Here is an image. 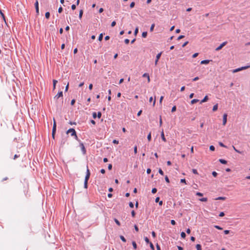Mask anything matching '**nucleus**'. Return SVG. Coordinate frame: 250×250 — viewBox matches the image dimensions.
<instances>
[{"instance_id": "nucleus-1", "label": "nucleus", "mask_w": 250, "mask_h": 250, "mask_svg": "<svg viewBox=\"0 0 250 250\" xmlns=\"http://www.w3.org/2000/svg\"><path fill=\"white\" fill-rule=\"evenodd\" d=\"M249 67H250V66H249V65L245 66H243V67H240V68H237V69L233 70H232V72L233 73H236V72H237L238 71L246 69H247V68H248Z\"/></svg>"}, {"instance_id": "nucleus-2", "label": "nucleus", "mask_w": 250, "mask_h": 250, "mask_svg": "<svg viewBox=\"0 0 250 250\" xmlns=\"http://www.w3.org/2000/svg\"><path fill=\"white\" fill-rule=\"evenodd\" d=\"M71 133V136H74L76 138H77L75 130L73 128H70L67 131V133Z\"/></svg>"}, {"instance_id": "nucleus-3", "label": "nucleus", "mask_w": 250, "mask_h": 250, "mask_svg": "<svg viewBox=\"0 0 250 250\" xmlns=\"http://www.w3.org/2000/svg\"><path fill=\"white\" fill-rule=\"evenodd\" d=\"M90 173L89 170L88 168V167L87 166L86 174L85 177L84 181H85L86 182H88V180L90 177Z\"/></svg>"}, {"instance_id": "nucleus-4", "label": "nucleus", "mask_w": 250, "mask_h": 250, "mask_svg": "<svg viewBox=\"0 0 250 250\" xmlns=\"http://www.w3.org/2000/svg\"><path fill=\"white\" fill-rule=\"evenodd\" d=\"M227 43V42H222L218 47H217L216 49V51H219L221 50L225 45H226Z\"/></svg>"}, {"instance_id": "nucleus-5", "label": "nucleus", "mask_w": 250, "mask_h": 250, "mask_svg": "<svg viewBox=\"0 0 250 250\" xmlns=\"http://www.w3.org/2000/svg\"><path fill=\"white\" fill-rule=\"evenodd\" d=\"M62 92L60 91L54 97V99L55 100L57 101L59 98L62 97Z\"/></svg>"}, {"instance_id": "nucleus-6", "label": "nucleus", "mask_w": 250, "mask_h": 250, "mask_svg": "<svg viewBox=\"0 0 250 250\" xmlns=\"http://www.w3.org/2000/svg\"><path fill=\"white\" fill-rule=\"evenodd\" d=\"M35 7L36 9V13L38 15L39 14V2L37 0L35 3Z\"/></svg>"}, {"instance_id": "nucleus-7", "label": "nucleus", "mask_w": 250, "mask_h": 250, "mask_svg": "<svg viewBox=\"0 0 250 250\" xmlns=\"http://www.w3.org/2000/svg\"><path fill=\"white\" fill-rule=\"evenodd\" d=\"M161 55H162V52H160V53H158V54L156 55V60H155V65H157V63H158V61H159V60L160 59V57H161Z\"/></svg>"}, {"instance_id": "nucleus-8", "label": "nucleus", "mask_w": 250, "mask_h": 250, "mask_svg": "<svg viewBox=\"0 0 250 250\" xmlns=\"http://www.w3.org/2000/svg\"><path fill=\"white\" fill-rule=\"evenodd\" d=\"M227 121V114H224L223 117V125H225Z\"/></svg>"}, {"instance_id": "nucleus-9", "label": "nucleus", "mask_w": 250, "mask_h": 250, "mask_svg": "<svg viewBox=\"0 0 250 250\" xmlns=\"http://www.w3.org/2000/svg\"><path fill=\"white\" fill-rule=\"evenodd\" d=\"M80 146L81 148V150L83 153V154H85L86 153V150L85 149L83 143L80 144Z\"/></svg>"}, {"instance_id": "nucleus-10", "label": "nucleus", "mask_w": 250, "mask_h": 250, "mask_svg": "<svg viewBox=\"0 0 250 250\" xmlns=\"http://www.w3.org/2000/svg\"><path fill=\"white\" fill-rule=\"evenodd\" d=\"M161 138H162V139L163 140V141H164L165 142H166L167 141V140L165 137L163 130H162V131L161 132Z\"/></svg>"}, {"instance_id": "nucleus-11", "label": "nucleus", "mask_w": 250, "mask_h": 250, "mask_svg": "<svg viewBox=\"0 0 250 250\" xmlns=\"http://www.w3.org/2000/svg\"><path fill=\"white\" fill-rule=\"evenodd\" d=\"M210 61V60H203V61H202L201 62V64H208L209 62Z\"/></svg>"}, {"instance_id": "nucleus-12", "label": "nucleus", "mask_w": 250, "mask_h": 250, "mask_svg": "<svg viewBox=\"0 0 250 250\" xmlns=\"http://www.w3.org/2000/svg\"><path fill=\"white\" fill-rule=\"evenodd\" d=\"M143 77H146V78H147V81H148V83L150 82V78H149V76L148 74H147V73H144L143 75Z\"/></svg>"}, {"instance_id": "nucleus-13", "label": "nucleus", "mask_w": 250, "mask_h": 250, "mask_svg": "<svg viewBox=\"0 0 250 250\" xmlns=\"http://www.w3.org/2000/svg\"><path fill=\"white\" fill-rule=\"evenodd\" d=\"M208 100V96L206 95L204 98V99L202 100L201 101L200 104H202L203 103H205V102H207Z\"/></svg>"}, {"instance_id": "nucleus-14", "label": "nucleus", "mask_w": 250, "mask_h": 250, "mask_svg": "<svg viewBox=\"0 0 250 250\" xmlns=\"http://www.w3.org/2000/svg\"><path fill=\"white\" fill-rule=\"evenodd\" d=\"M56 128L53 127L52 135V137H53V138L54 139V137H55V132H56Z\"/></svg>"}, {"instance_id": "nucleus-15", "label": "nucleus", "mask_w": 250, "mask_h": 250, "mask_svg": "<svg viewBox=\"0 0 250 250\" xmlns=\"http://www.w3.org/2000/svg\"><path fill=\"white\" fill-rule=\"evenodd\" d=\"M219 162L223 164H226L227 163V161L224 159H219Z\"/></svg>"}, {"instance_id": "nucleus-16", "label": "nucleus", "mask_w": 250, "mask_h": 250, "mask_svg": "<svg viewBox=\"0 0 250 250\" xmlns=\"http://www.w3.org/2000/svg\"><path fill=\"white\" fill-rule=\"evenodd\" d=\"M58 81L56 80H53V89H55L56 88V85Z\"/></svg>"}, {"instance_id": "nucleus-17", "label": "nucleus", "mask_w": 250, "mask_h": 250, "mask_svg": "<svg viewBox=\"0 0 250 250\" xmlns=\"http://www.w3.org/2000/svg\"><path fill=\"white\" fill-rule=\"evenodd\" d=\"M218 109V104H216L215 105H214L213 107V108H212V110L213 111H215L217 110Z\"/></svg>"}, {"instance_id": "nucleus-18", "label": "nucleus", "mask_w": 250, "mask_h": 250, "mask_svg": "<svg viewBox=\"0 0 250 250\" xmlns=\"http://www.w3.org/2000/svg\"><path fill=\"white\" fill-rule=\"evenodd\" d=\"M226 199L225 197H219L215 199V200H225Z\"/></svg>"}, {"instance_id": "nucleus-19", "label": "nucleus", "mask_w": 250, "mask_h": 250, "mask_svg": "<svg viewBox=\"0 0 250 250\" xmlns=\"http://www.w3.org/2000/svg\"><path fill=\"white\" fill-rule=\"evenodd\" d=\"M232 148L237 153H240V154H242V152L240 151L239 150H238V149H237L234 146H232Z\"/></svg>"}, {"instance_id": "nucleus-20", "label": "nucleus", "mask_w": 250, "mask_h": 250, "mask_svg": "<svg viewBox=\"0 0 250 250\" xmlns=\"http://www.w3.org/2000/svg\"><path fill=\"white\" fill-rule=\"evenodd\" d=\"M196 248L197 250H202L201 246L200 244H197Z\"/></svg>"}, {"instance_id": "nucleus-21", "label": "nucleus", "mask_w": 250, "mask_h": 250, "mask_svg": "<svg viewBox=\"0 0 250 250\" xmlns=\"http://www.w3.org/2000/svg\"><path fill=\"white\" fill-rule=\"evenodd\" d=\"M154 26H155V24L154 23H153V24H151V25L150 26V31L151 32H152L153 31Z\"/></svg>"}, {"instance_id": "nucleus-22", "label": "nucleus", "mask_w": 250, "mask_h": 250, "mask_svg": "<svg viewBox=\"0 0 250 250\" xmlns=\"http://www.w3.org/2000/svg\"><path fill=\"white\" fill-rule=\"evenodd\" d=\"M45 18L46 19H49L50 17V13L49 12H47L45 14Z\"/></svg>"}, {"instance_id": "nucleus-23", "label": "nucleus", "mask_w": 250, "mask_h": 250, "mask_svg": "<svg viewBox=\"0 0 250 250\" xmlns=\"http://www.w3.org/2000/svg\"><path fill=\"white\" fill-rule=\"evenodd\" d=\"M198 101H199V100H197V99H193L191 101V104H194L195 103L198 102Z\"/></svg>"}, {"instance_id": "nucleus-24", "label": "nucleus", "mask_w": 250, "mask_h": 250, "mask_svg": "<svg viewBox=\"0 0 250 250\" xmlns=\"http://www.w3.org/2000/svg\"><path fill=\"white\" fill-rule=\"evenodd\" d=\"M103 35L102 33L100 34L99 36V38H98V40L99 41H101L103 39Z\"/></svg>"}, {"instance_id": "nucleus-25", "label": "nucleus", "mask_w": 250, "mask_h": 250, "mask_svg": "<svg viewBox=\"0 0 250 250\" xmlns=\"http://www.w3.org/2000/svg\"><path fill=\"white\" fill-rule=\"evenodd\" d=\"M83 10H81L80 11L79 16L80 19L82 18V16H83Z\"/></svg>"}, {"instance_id": "nucleus-26", "label": "nucleus", "mask_w": 250, "mask_h": 250, "mask_svg": "<svg viewBox=\"0 0 250 250\" xmlns=\"http://www.w3.org/2000/svg\"><path fill=\"white\" fill-rule=\"evenodd\" d=\"M147 35V32H144L142 33V37L143 38H146Z\"/></svg>"}, {"instance_id": "nucleus-27", "label": "nucleus", "mask_w": 250, "mask_h": 250, "mask_svg": "<svg viewBox=\"0 0 250 250\" xmlns=\"http://www.w3.org/2000/svg\"><path fill=\"white\" fill-rule=\"evenodd\" d=\"M186 236V233L184 232H181V236L182 238H185Z\"/></svg>"}, {"instance_id": "nucleus-28", "label": "nucleus", "mask_w": 250, "mask_h": 250, "mask_svg": "<svg viewBox=\"0 0 250 250\" xmlns=\"http://www.w3.org/2000/svg\"><path fill=\"white\" fill-rule=\"evenodd\" d=\"M199 200L201 202H206V201H207L208 199L207 198H202L199 199Z\"/></svg>"}, {"instance_id": "nucleus-29", "label": "nucleus", "mask_w": 250, "mask_h": 250, "mask_svg": "<svg viewBox=\"0 0 250 250\" xmlns=\"http://www.w3.org/2000/svg\"><path fill=\"white\" fill-rule=\"evenodd\" d=\"M120 237L121 239L123 242H126V239H125V238L123 236L121 235V236H120Z\"/></svg>"}, {"instance_id": "nucleus-30", "label": "nucleus", "mask_w": 250, "mask_h": 250, "mask_svg": "<svg viewBox=\"0 0 250 250\" xmlns=\"http://www.w3.org/2000/svg\"><path fill=\"white\" fill-rule=\"evenodd\" d=\"M147 140L150 141L151 139V133H149L147 137Z\"/></svg>"}, {"instance_id": "nucleus-31", "label": "nucleus", "mask_w": 250, "mask_h": 250, "mask_svg": "<svg viewBox=\"0 0 250 250\" xmlns=\"http://www.w3.org/2000/svg\"><path fill=\"white\" fill-rule=\"evenodd\" d=\"M114 221L115 222V223H116V224L118 225V226H120V223L119 222V221L117 219H114Z\"/></svg>"}, {"instance_id": "nucleus-32", "label": "nucleus", "mask_w": 250, "mask_h": 250, "mask_svg": "<svg viewBox=\"0 0 250 250\" xmlns=\"http://www.w3.org/2000/svg\"><path fill=\"white\" fill-rule=\"evenodd\" d=\"M144 239H145V241H146V243H149L150 244V242H149V240L148 238L147 237H145L144 238Z\"/></svg>"}, {"instance_id": "nucleus-33", "label": "nucleus", "mask_w": 250, "mask_h": 250, "mask_svg": "<svg viewBox=\"0 0 250 250\" xmlns=\"http://www.w3.org/2000/svg\"><path fill=\"white\" fill-rule=\"evenodd\" d=\"M132 245H133L134 249H136L137 248V245H136V243H135V242H134V241L132 242Z\"/></svg>"}, {"instance_id": "nucleus-34", "label": "nucleus", "mask_w": 250, "mask_h": 250, "mask_svg": "<svg viewBox=\"0 0 250 250\" xmlns=\"http://www.w3.org/2000/svg\"><path fill=\"white\" fill-rule=\"evenodd\" d=\"M138 30H139V29H138V27H136V28H135V31H134V35H135V36H136V35H137V33H138Z\"/></svg>"}, {"instance_id": "nucleus-35", "label": "nucleus", "mask_w": 250, "mask_h": 250, "mask_svg": "<svg viewBox=\"0 0 250 250\" xmlns=\"http://www.w3.org/2000/svg\"><path fill=\"white\" fill-rule=\"evenodd\" d=\"M219 144L222 147H226V148L227 147V146L224 145L222 142H219Z\"/></svg>"}, {"instance_id": "nucleus-36", "label": "nucleus", "mask_w": 250, "mask_h": 250, "mask_svg": "<svg viewBox=\"0 0 250 250\" xmlns=\"http://www.w3.org/2000/svg\"><path fill=\"white\" fill-rule=\"evenodd\" d=\"M209 149L211 151H214L215 150V147L213 146H209Z\"/></svg>"}, {"instance_id": "nucleus-37", "label": "nucleus", "mask_w": 250, "mask_h": 250, "mask_svg": "<svg viewBox=\"0 0 250 250\" xmlns=\"http://www.w3.org/2000/svg\"><path fill=\"white\" fill-rule=\"evenodd\" d=\"M151 192L153 194L157 192V189L156 188H152Z\"/></svg>"}, {"instance_id": "nucleus-38", "label": "nucleus", "mask_w": 250, "mask_h": 250, "mask_svg": "<svg viewBox=\"0 0 250 250\" xmlns=\"http://www.w3.org/2000/svg\"><path fill=\"white\" fill-rule=\"evenodd\" d=\"M176 110V106H174L172 107V109H171V112H175Z\"/></svg>"}, {"instance_id": "nucleus-39", "label": "nucleus", "mask_w": 250, "mask_h": 250, "mask_svg": "<svg viewBox=\"0 0 250 250\" xmlns=\"http://www.w3.org/2000/svg\"><path fill=\"white\" fill-rule=\"evenodd\" d=\"M214 228L220 230H222L223 229L221 227L217 225L214 226Z\"/></svg>"}, {"instance_id": "nucleus-40", "label": "nucleus", "mask_w": 250, "mask_h": 250, "mask_svg": "<svg viewBox=\"0 0 250 250\" xmlns=\"http://www.w3.org/2000/svg\"><path fill=\"white\" fill-rule=\"evenodd\" d=\"M134 152L135 154L137 153V146H135L134 147Z\"/></svg>"}, {"instance_id": "nucleus-41", "label": "nucleus", "mask_w": 250, "mask_h": 250, "mask_svg": "<svg viewBox=\"0 0 250 250\" xmlns=\"http://www.w3.org/2000/svg\"><path fill=\"white\" fill-rule=\"evenodd\" d=\"M196 195L198 196H203V194L202 193L199 192H196Z\"/></svg>"}, {"instance_id": "nucleus-42", "label": "nucleus", "mask_w": 250, "mask_h": 250, "mask_svg": "<svg viewBox=\"0 0 250 250\" xmlns=\"http://www.w3.org/2000/svg\"><path fill=\"white\" fill-rule=\"evenodd\" d=\"M150 247L152 250H154V247L152 243H150Z\"/></svg>"}, {"instance_id": "nucleus-43", "label": "nucleus", "mask_w": 250, "mask_h": 250, "mask_svg": "<svg viewBox=\"0 0 250 250\" xmlns=\"http://www.w3.org/2000/svg\"><path fill=\"white\" fill-rule=\"evenodd\" d=\"M92 116H93V118L95 119L96 118V117L97 116V113L96 112H93L92 113Z\"/></svg>"}, {"instance_id": "nucleus-44", "label": "nucleus", "mask_w": 250, "mask_h": 250, "mask_svg": "<svg viewBox=\"0 0 250 250\" xmlns=\"http://www.w3.org/2000/svg\"><path fill=\"white\" fill-rule=\"evenodd\" d=\"M159 173L162 175H164V172L161 168L159 169Z\"/></svg>"}, {"instance_id": "nucleus-45", "label": "nucleus", "mask_w": 250, "mask_h": 250, "mask_svg": "<svg viewBox=\"0 0 250 250\" xmlns=\"http://www.w3.org/2000/svg\"><path fill=\"white\" fill-rule=\"evenodd\" d=\"M87 183H88V182H86L85 181H84V187L85 188H87Z\"/></svg>"}, {"instance_id": "nucleus-46", "label": "nucleus", "mask_w": 250, "mask_h": 250, "mask_svg": "<svg viewBox=\"0 0 250 250\" xmlns=\"http://www.w3.org/2000/svg\"><path fill=\"white\" fill-rule=\"evenodd\" d=\"M134 5H135V3H134V2H132L130 3V7L131 8H133V7H134Z\"/></svg>"}, {"instance_id": "nucleus-47", "label": "nucleus", "mask_w": 250, "mask_h": 250, "mask_svg": "<svg viewBox=\"0 0 250 250\" xmlns=\"http://www.w3.org/2000/svg\"><path fill=\"white\" fill-rule=\"evenodd\" d=\"M192 172L194 174H198V172H197V170L195 169H192Z\"/></svg>"}, {"instance_id": "nucleus-48", "label": "nucleus", "mask_w": 250, "mask_h": 250, "mask_svg": "<svg viewBox=\"0 0 250 250\" xmlns=\"http://www.w3.org/2000/svg\"><path fill=\"white\" fill-rule=\"evenodd\" d=\"M165 180L166 181L167 183H169V179L168 178V177L167 176H166L165 177Z\"/></svg>"}, {"instance_id": "nucleus-49", "label": "nucleus", "mask_w": 250, "mask_h": 250, "mask_svg": "<svg viewBox=\"0 0 250 250\" xmlns=\"http://www.w3.org/2000/svg\"><path fill=\"white\" fill-rule=\"evenodd\" d=\"M212 174L214 177H216L217 175V173L215 171H213L212 172Z\"/></svg>"}, {"instance_id": "nucleus-50", "label": "nucleus", "mask_w": 250, "mask_h": 250, "mask_svg": "<svg viewBox=\"0 0 250 250\" xmlns=\"http://www.w3.org/2000/svg\"><path fill=\"white\" fill-rule=\"evenodd\" d=\"M129 206L130 208H133L134 207V204L132 202H130L129 204Z\"/></svg>"}, {"instance_id": "nucleus-51", "label": "nucleus", "mask_w": 250, "mask_h": 250, "mask_svg": "<svg viewBox=\"0 0 250 250\" xmlns=\"http://www.w3.org/2000/svg\"><path fill=\"white\" fill-rule=\"evenodd\" d=\"M101 116H102V113L100 112H98V114H97L98 118H100L101 117Z\"/></svg>"}, {"instance_id": "nucleus-52", "label": "nucleus", "mask_w": 250, "mask_h": 250, "mask_svg": "<svg viewBox=\"0 0 250 250\" xmlns=\"http://www.w3.org/2000/svg\"><path fill=\"white\" fill-rule=\"evenodd\" d=\"M0 14L1 16V17H2V18L3 19V20H5L4 14L2 13V12H1V11L0 10Z\"/></svg>"}, {"instance_id": "nucleus-53", "label": "nucleus", "mask_w": 250, "mask_h": 250, "mask_svg": "<svg viewBox=\"0 0 250 250\" xmlns=\"http://www.w3.org/2000/svg\"><path fill=\"white\" fill-rule=\"evenodd\" d=\"M129 39H125V43H126V44H128V43H129Z\"/></svg>"}, {"instance_id": "nucleus-54", "label": "nucleus", "mask_w": 250, "mask_h": 250, "mask_svg": "<svg viewBox=\"0 0 250 250\" xmlns=\"http://www.w3.org/2000/svg\"><path fill=\"white\" fill-rule=\"evenodd\" d=\"M62 11V7H60L58 9V12L61 13Z\"/></svg>"}, {"instance_id": "nucleus-55", "label": "nucleus", "mask_w": 250, "mask_h": 250, "mask_svg": "<svg viewBox=\"0 0 250 250\" xmlns=\"http://www.w3.org/2000/svg\"><path fill=\"white\" fill-rule=\"evenodd\" d=\"M115 25H116V22L115 21H112L111 23V26L114 27Z\"/></svg>"}, {"instance_id": "nucleus-56", "label": "nucleus", "mask_w": 250, "mask_h": 250, "mask_svg": "<svg viewBox=\"0 0 250 250\" xmlns=\"http://www.w3.org/2000/svg\"><path fill=\"white\" fill-rule=\"evenodd\" d=\"M225 215V214L223 212H221L219 214V216L220 217H223Z\"/></svg>"}, {"instance_id": "nucleus-57", "label": "nucleus", "mask_w": 250, "mask_h": 250, "mask_svg": "<svg viewBox=\"0 0 250 250\" xmlns=\"http://www.w3.org/2000/svg\"><path fill=\"white\" fill-rule=\"evenodd\" d=\"M198 55V53H194V54L192 55V57H193V58H196Z\"/></svg>"}, {"instance_id": "nucleus-58", "label": "nucleus", "mask_w": 250, "mask_h": 250, "mask_svg": "<svg viewBox=\"0 0 250 250\" xmlns=\"http://www.w3.org/2000/svg\"><path fill=\"white\" fill-rule=\"evenodd\" d=\"M113 143H114L115 144H118L119 143V141L116 140H114L113 141Z\"/></svg>"}, {"instance_id": "nucleus-59", "label": "nucleus", "mask_w": 250, "mask_h": 250, "mask_svg": "<svg viewBox=\"0 0 250 250\" xmlns=\"http://www.w3.org/2000/svg\"><path fill=\"white\" fill-rule=\"evenodd\" d=\"M112 166L111 164H109L108 166V168L109 170H111L112 169Z\"/></svg>"}, {"instance_id": "nucleus-60", "label": "nucleus", "mask_w": 250, "mask_h": 250, "mask_svg": "<svg viewBox=\"0 0 250 250\" xmlns=\"http://www.w3.org/2000/svg\"><path fill=\"white\" fill-rule=\"evenodd\" d=\"M184 37V36L181 35V36L178 37L177 39H178V40H181V39H183Z\"/></svg>"}, {"instance_id": "nucleus-61", "label": "nucleus", "mask_w": 250, "mask_h": 250, "mask_svg": "<svg viewBox=\"0 0 250 250\" xmlns=\"http://www.w3.org/2000/svg\"><path fill=\"white\" fill-rule=\"evenodd\" d=\"M180 182H181V183H184L186 184V180H185V179H181Z\"/></svg>"}, {"instance_id": "nucleus-62", "label": "nucleus", "mask_w": 250, "mask_h": 250, "mask_svg": "<svg viewBox=\"0 0 250 250\" xmlns=\"http://www.w3.org/2000/svg\"><path fill=\"white\" fill-rule=\"evenodd\" d=\"M171 224L172 225H175L176 222H175V221L174 220H171Z\"/></svg>"}, {"instance_id": "nucleus-63", "label": "nucleus", "mask_w": 250, "mask_h": 250, "mask_svg": "<svg viewBox=\"0 0 250 250\" xmlns=\"http://www.w3.org/2000/svg\"><path fill=\"white\" fill-rule=\"evenodd\" d=\"M224 233H225V234H229V230H224Z\"/></svg>"}, {"instance_id": "nucleus-64", "label": "nucleus", "mask_w": 250, "mask_h": 250, "mask_svg": "<svg viewBox=\"0 0 250 250\" xmlns=\"http://www.w3.org/2000/svg\"><path fill=\"white\" fill-rule=\"evenodd\" d=\"M156 248L157 250H161L160 247L158 244L156 245Z\"/></svg>"}]
</instances>
